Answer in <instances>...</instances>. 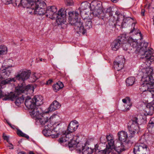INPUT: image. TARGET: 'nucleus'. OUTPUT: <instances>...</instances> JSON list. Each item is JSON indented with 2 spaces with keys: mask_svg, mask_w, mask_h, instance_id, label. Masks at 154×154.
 <instances>
[{
  "mask_svg": "<svg viewBox=\"0 0 154 154\" xmlns=\"http://www.w3.org/2000/svg\"><path fill=\"white\" fill-rule=\"evenodd\" d=\"M15 81V78H8L2 81L1 82V84H0V86H1V85H5L8 83H10L11 82H14Z\"/></svg>",
  "mask_w": 154,
  "mask_h": 154,
  "instance_id": "c85d7f7f",
  "label": "nucleus"
},
{
  "mask_svg": "<svg viewBox=\"0 0 154 154\" xmlns=\"http://www.w3.org/2000/svg\"><path fill=\"white\" fill-rule=\"evenodd\" d=\"M106 138L104 136L101 137L100 139L101 143H105L106 142Z\"/></svg>",
  "mask_w": 154,
  "mask_h": 154,
  "instance_id": "a18cd8bd",
  "label": "nucleus"
},
{
  "mask_svg": "<svg viewBox=\"0 0 154 154\" xmlns=\"http://www.w3.org/2000/svg\"><path fill=\"white\" fill-rule=\"evenodd\" d=\"M148 135L144 134L142 136L139 140V143L135 144L133 149L134 154H148L149 149L146 145L144 143L148 139Z\"/></svg>",
  "mask_w": 154,
  "mask_h": 154,
  "instance_id": "39448f33",
  "label": "nucleus"
},
{
  "mask_svg": "<svg viewBox=\"0 0 154 154\" xmlns=\"http://www.w3.org/2000/svg\"><path fill=\"white\" fill-rule=\"evenodd\" d=\"M18 154H25V152H20Z\"/></svg>",
  "mask_w": 154,
  "mask_h": 154,
  "instance_id": "680f3d73",
  "label": "nucleus"
},
{
  "mask_svg": "<svg viewBox=\"0 0 154 154\" xmlns=\"http://www.w3.org/2000/svg\"><path fill=\"white\" fill-rule=\"evenodd\" d=\"M57 11L56 6H49L47 8L46 11H45L44 14L42 15L45 14L46 16L47 17L52 19L56 18V22L58 24L64 23L66 21L67 10L65 9H61L58 12H57Z\"/></svg>",
  "mask_w": 154,
  "mask_h": 154,
  "instance_id": "7ed1b4c3",
  "label": "nucleus"
},
{
  "mask_svg": "<svg viewBox=\"0 0 154 154\" xmlns=\"http://www.w3.org/2000/svg\"><path fill=\"white\" fill-rule=\"evenodd\" d=\"M135 78L133 77H131L127 78L126 80V85L128 86H131L135 82Z\"/></svg>",
  "mask_w": 154,
  "mask_h": 154,
  "instance_id": "cd10ccee",
  "label": "nucleus"
},
{
  "mask_svg": "<svg viewBox=\"0 0 154 154\" xmlns=\"http://www.w3.org/2000/svg\"><path fill=\"white\" fill-rule=\"evenodd\" d=\"M146 111L147 115L151 116L154 113V107L150 104L146 106Z\"/></svg>",
  "mask_w": 154,
  "mask_h": 154,
  "instance_id": "393cba45",
  "label": "nucleus"
},
{
  "mask_svg": "<svg viewBox=\"0 0 154 154\" xmlns=\"http://www.w3.org/2000/svg\"><path fill=\"white\" fill-rule=\"evenodd\" d=\"M117 135L118 140L120 142V144L125 142L128 137L127 132L124 131H119L117 134Z\"/></svg>",
  "mask_w": 154,
  "mask_h": 154,
  "instance_id": "a211bd4d",
  "label": "nucleus"
},
{
  "mask_svg": "<svg viewBox=\"0 0 154 154\" xmlns=\"http://www.w3.org/2000/svg\"><path fill=\"white\" fill-rule=\"evenodd\" d=\"M82 24L81 27L82 28L83 31L85 32L84 33L76 32L79 35H84L86 33L87 29H89L92 27V22L91 19H85L84 20H82Z\"/></svg>",
  "mask_w": 154,
  "mask_h": 154,
  "instance_id": "ddd939ff",
  "label": "nucleus"
},
{
  "mask_svg": "<svg viewBox=\"0 0 154 154\" xmlns=\"http://www.w3.org/2000/svg\"><path fill=\"white\" fill-rule=\"evenodd\" d=\"M52 82V80L50 79L47 82L46 84L47 85H49L51 84Z\"/></svg>",
  "mask_w": 154,
  "mask_h": 154,
  "instance_id": "5fc2aeb1",
  "label": "nucleus"
},
{
  "mask_svg": "<svg viewBox=\"0 0 154 154\" xmlns=\"http://www.w3.org/2000/svg\"><path fill=\"white\" fill-rule=\"evenodd\" d=\"M119 0H111L112 2L114 3H117Z\"/></svg>",
  "mask_w": 154,
  "mask_h": 154,
  "instance_id": "6e6d98bb",
  "label": "nucleus"
},
{
  "mask_svg": "<svg viewBox=\"0 0 154 154\" xmlns=\"http://www.w3.org/2000/svg\"><path fill=\"white\" fill-rule=\"evenodd\" d=\"M65 2L66 5L68 6L72 5L74 4L73 0H66Z\"/></svg>",
  "mask_w": 154,
  "mask_h": 154,
  "instance_id": "79ce46f5",
  "label": "nucleus"
},
{
  "mask_svg": "<svg viewBox=\"0 0 154 154\" xmlns=\"http://www.w3.org/2000/svg\"><path fill=\"white\" fill-rule=\"evenodd\" d=\"M114 68L117 71H119L121 70L124 67V64L123 63H114Z\"/></svg>",
  "mask_w": 154,
  "mask_h": 154,
  "instance_id": "c9c22d12",
  "label": "nucleus"
},
{
  "mask_svg": "<svg viewBox=\"0 0 154 154\" xmlns=\"http://www.w3.org/2000/svg\"><path fill=\"white\" fill-rule=\"evenodd\" d=\"M98 145L97 144H96L95 145V149L96 150H97L98 149Z\"/></svg>",
  "mask_w": 154,
  "mask_h": 154,
  "instance_id": "4d7b16f0",
  "label": "nucleus"
},
{
  "mask_svg": "<svg viewBox=\"0 0 154 154\" xmlns=\"http://www.w3.org/2000/svg\"><path fill=\"white\" fill-rule=\"evenodd\" d=\"M85 3H82L81 5V8L82 9H83V7Z\"/></svg>",
  "mask_w": 154,
  "mask_h": 154,
  "instance_id": "052dcab7",
  "label": "nucleus"
},
{
  "mask_svg": "<svg viewBox=\"0 0 154 154\" xmlns=\"http://www.w3.org/2000/svg\"><path fill=\"white\" fill-rule=\"evenodd\" d=\"M115 14L117 16V22L119 21L121 18H123L124 16L120 13L119 11H116Z\"/></svg>",
  "mask_w": 154,
  "mask_h": 154,
  "instance_id": "a19ab883",
  "label": "nucleus"
},
{
  "mask_svg": "<svg viewBox=\"0 0 154 154\" xmlns=\"http://www.w3.org/2000/svg\"><path fill=\"white\" fill-rule=\"evenodd\" d=\"M153 2L152 1L151 4H149V5H148V8L149 9L151 7V8H152L153 9L154 8V7H152L153 5H152L153 4Z\"/></svg>",
  "mask_w": 154,
  "mask_h": 154,
  "instance_id": "8fccbe9b",
  "label": "nucleus"
},
{
  "mask_svg": "<svg viewBox=\"0 0 154 154\" xmlns=\"http://www.w3.org/2000/svg\"><path fill=\"white\" fill-rule=\"evenodd\" d=\"M6 0L7 1V2L8 3V2H10H10H11V1H10V0Z\"/></svg>",
  "mask_w": 154,
  "mask_h": 154,
  "instance_id": "69168bd1",
  "label": "nucleus"
},
{
  "mask_svg": "<svg viewBox=\"0 0 154 154\" xmlns=\"http://www.w3.org/2000/svg\"><path fill=\"white\" fill-rule=\"evenodd\" d=\"M17 134L19 136L24 137L28 139L29 138V136L26 134L23 133L21 131L18 129L17 131Z\"/></svg>",
  "mask_w": 154,
  "mask_h": 154,
  "instance_id": "e433bc0d",
  "label": "nucleus"
},
{
  "mask_svg": "<svg viewBox=\"0 0 154 154\" xmlns=\"http://www.w3.org/2000/svg\"><path fill=\"white\" fill-rule=\"evenodd\" d=\"M122 47L123 49L125 51H127L129 53H131V51L132 50V49L130 48L129 43L126 44L123 43L122 44Z\"/></svg>",
  "mask_w": 154,
  "mask_h": 154,
  "instance_id": "c756f323",
  "label": "nucleus"
},
{
  "mask_svg": "<svg viewBox=\"0 0 154 154\" xmlns=\"http://www.w3.org/2000/svg\"><path fill=\"white\" fill-rule=\"evenodd\" d=\"M93 152L92 150L89 147H83L82 146V152L83 154H91Z\"/></svg>",
  "mask_w": 154,
  "mask_h": 154,
  "instance_id": "2f4dec72",
  "label": "nucleus"
},
{
  "mask_svg": "<svg viewBox=\"0 0 154 154\" xmlns=\"http://www.w3.org/2000/svg\"><path fill=\"white\" fill-rule=\"evenodd\" d=\"M139 34L140 35V37H141V35H142V34H141V32H140L139 33Z\"/></svg>",
  "mask_w": 154,
  "mask_h": 154,
  "instance_id": "338daca9",
  "label": "nucleus"
},
{
  "mask_svg": "<svg viewBox=\"0 0 154 154\" xmlns=\"http://www.w3.org/2000/svg\"><path fill=\"white\" fill-rule=\"evenodd\" d=\"M143 51L144 53L142 55L141 57L144 59L152 55L153 53V50L151 48H148V49L145 50Z\"/></svg>",
  "mask_w": 154,
  "mask_h": 154,
  "instance_id": "4be33fe9",
  "label": "nucleus"
},
{
  "mask_svg": "<svg viewBox=\"0 0 154 154\" xmlns=\"http://www.w3.org/2000/svg\"><path fill=\"white\" fill-rule=\"evenodd\" d=\"M143 81L144 83L140 87V91L143 92L147 91L150 93L152 95V97L154 98V85H151L147 81H145V79Z\"/></svg>",
  "mask_w": 154,
  "mask_h": 154,
  "instance_id": "1a4fd4ad",
  "label": "nucleus"
},
{
  "mask_svg": "<svg viewBox=\"0 0 154 154\" xmlns=\"http://www.w3.org/2000/svg\"><path fill=\"white\" fill-rule=\"evenodd\" d=\"M61 126L60 125V124H58L56 127L53 128L52 130V132L53 131L55 132L57 134H59L60 132V130L61 128Z\"/></svg>",
  "mask_w": 154,
  "mask_h": 154,
  "instance_id": "58836bf2",
  "label": "nucleus"
},
{
  "mask_svg": "<svg viewBox=\"0 0 154 154\" xmlns=\"http://www.w3.org/2000/svg\"><path fill=\"white\" fill-rule=\"evenodd\" d=\"M74 122L76 125H78V122L76 120H74V121H73L72 122Z\"/></svg>",
  "mask_w": 154,
  "mask_h": 154,
  "instance_id": "13d9d810",
  "label": "nucleus"
},
{
  "mask_svg": "<svg viewBox=\"0 0 154 154\" xmlns=\"http://www.w3.org/2000/svg\"><path fill=\"white\" fill-rule=\"evenodd\" d=\"M79 125H77L74 122H70L68 126L67 131L69 133H72L77 128Z\"/></svg>",
  "mask_w": 154,
  "mask_h": 154,
  "instance_id": "5701e85b",
  "label": "nucleus"
},
{
  "mask_svg": "<svg viewBox=\"0 0 154 154\" xmlns=\"http://www.w3.org/2000/svg\"><path fill=\"white\" fill-rule=\"evenodd\" d=\"M133 143V141L130 140L126 139L125 142L119 145L116 144V147L115 148V151L119 154L125 150V148H127L131 146Z\"/></svg>",
  "mask_w": 154,
  "mask_h": 154,
  "instance_id": "9b49d317",
  "label": "nucleus"
},
{
  "mask_svg": "<svg viewBox=\"0 0 154 154\" xmlns=\"http://www.w3.org/2000/svg\"><path fill=\"white\" fill-rule=\"evenodd\" d=\"M106 138L108 142V146L106 145V147L103 151V153L104 152L106 154H109L112 150V149H114L115 151V148L116 147V145H118L117 143L115 144L114 138L113 135L111 134H109V135H107L106 137Z\"/></svg>",
  "mask_w": 154,
  "mask_h": 154,
  "instance_id": "6e6552de",
  "label": "nucleus"
},
{
  "mask_svg": "<svg viewBox=\"0 0 154 154\" xmlns=\"http://www.w3.org/2000/svg\"><path fill=\"white\" fill-rule=\"evenodd\" d=\"M48 130H43L42 131V133L45 136H49L48 133Z\"/></svg>",
  "mask_w": 154,
  "mask_h": 154,
  "instance_id": "49530a36",
  "label": "nucleus"
},
{
  "mask_svg": "<svg viewBox=\"0 0 154 154\" xmlns=\"http://www.w3.org/2000/svg\"><path fill=\"white\" fill-rule=\"evenodd\" d=\"M135 30V28L134 27H133V29L130 32V33H131L133 32Z\"/></svg>",
  "mask_w": 154,
  "mask_h": 154,
  "instance_id": "bf43d9fd",
  "label": "nucleus"
},
{
  "mask_svg": "<svg viewBox=\"0 0 154 154\" xmlns=\"http://www.w3.org/2000/svg\"><path fill=\"white\" fill-rule=\"evenodd\" d=\"M145 10L144 9H142L141 11V15L142 16H144Z\"/></svg>",
  "mask_w": 154,
  "mask_h": 154,
  "instance_id": "864d4df0",
  "label": "nucleus"
},
{
  "mask_svg": "<svg viewBox=\"0 0 154 154\" xmlns=\"http://www.w3.org/2000/svg\"><path fill=\"white\" fill-rule=\"evenodd\" d=\"M69 131H67L63 132V134L62 135V137L58 140V141L61 144L68 141L70 139L72 138V136Z\"/></svg>",
  "mask_w": 154,
  "mask_h": 154,
  "instance_id": "dca6fc26",
  "label": "nucleus"
},
{
  "mask_svg": "<svg viewBox=\"0 0 154 154\" xmlns=\"http://www.w3.org/2000/svg\"><path fill=\"white\" fill-rule=\"evenodd\" d=\"M125 39L126 38L124 36H121L117 38L115 40L111 45L112 50L115 51L118 50L120 48L121 44L124 42Z\"/></svg>",
  "mask_w": 154,
  "mask_h": 154,
  "instance_id": "f8f14e48",
  "label": "nucleus"
},
{
  "mask_svg": "<svg viewBox=\"0 0 154 154\" xmlns=\"http://www.w3.org/2000/svg\"><path fill=\"white\" fill-rule=\"evenodd\" d=\"M130 48H132L133 49L134 48H137L138 46V43L137 40L136 39H134L132 38H130L128 41Z\"/></svg>",
  "mask_w": 154,
  "mask_h": 154,
  "instance_id": "b1692460",
  "label": "nucleus"
},
{
  "mask_svg": "<svg viewBox=\"0 0 154 154\" xmlns=\"http://www.w3.org/2000/svg\"><path fill=\"white\" fill-rule=\"evenodd\" d=\"M34 91L33 86L32 85H25L24 83H22L19 85L15 88V91L14 93L11 92L10 93L6 95V97L3 98L4 100H13L16 99L15 103L16 105L19 106L23 102L24 98V95L22 94L20 96L21 94L23 93L27 94V92H33Z\"/></svg>",
  "mask_w": 154,
  "mask_h": 154,
  "instance_id": "f257e3e1",
  "label": "nucleus"
},
{
  "mask_svg": "<svg viewBox=\"0 0 154 154\" xmlns=\"http://www.w3.org/2000/svg\"><path fill=\"white\" fill-rule=\"evenodd\" d=\"M7 52V48L5 45H0V55L6 54Z\"/></svg>",
  "mask_w": 154,
  "mask_h": 154,
  "instance_id": "473e14b6",
  "label": "nucleus"
},
{
  "mask_svg": "<svg viewBox=\"0 0 154 154\" xmlns=\"http://www.w3.org/2000/svg\"><path fill=\"white\" fill-rule=\"evenodd\" d=\"M122 101L123 103H127L128 104L126 106L125 105H124V106L126 108L124 109L122 108H121V110L123 112H126L130 110V108L132 106V103L131 102V100L129 97H127L125 99L122 100Z\"/></svg>",
  "mask_w": 154,
  "mask_h": 154,
  "instance_id": "f3484780",
  "label": "nucleus"
},
{
  "mask_svg": "<svg viewBox=\"0 0 154 154\" xmlns=\"http://www.w3.org/2000/svg\"><path fill=\"white\" fill-rule=\"evenodd\" d=\"M7 123L8 124V125L12 128L14 129V128H15V126L14 125H12L8 121H7Z\"/></svg>",
  "mask_w": 154,
  "mask_h": 154,
  "instance_id": "3c124183",
  "label": "nucleus"
},
{
  "mask_svg": "<svg viewBox=\"0 0 154 154\" xmlns=\"http://www.w3.org/2000/svg\"><path fill=\"white\" fill-rule=\"evenodd\" d=\"M148 46V43L146 42H144L143 45L141 47H140L139 50V52H141V51H143L145 50L148 49L147 48Z\"/></svg>",
  "mask_w": 154,
  "mask_h": 154,
  "instance_id": "ea45409f",
  "label": "nucleus"
},
{
  "mask_svg": "<svg viewBox=\"0 0 154 154\" xmlns=\"http://www.w3.org/2000/svg\"><path fill=\"white\" fill-rule=\"evenodd\" d=\"M125 62V60L124 58L118 57L116 58V60L114 62V63H123L124 64Z\"/></svg>",
  "mask_w": 154,
  "mask_h": 154,
  "instance_id": "4c0bfd02",
  "label": "nucleus"
},
{
  "mask_svg": "<svg viewBox=\"0 0 154 154\" xmlns=\"http://www.w3.org/2000/svg\"><path fill=\"white\" fill-rule=\"evenodd\" d=\"M60 107V105L59 102L56 100H54L48 108L49 111H54L56 110L59 109Z\"/></svg>",
  "mask_w": 154,
  "mask_h": 154,
  "instance_id": "412c9836",
  "label": "nucleus"
},
{
  "mask_svg": "<svg viewBox=\"0 0 154 154\" xmlns=\"http://www.w3.org/2000/svg\"><path fill=\"white\" fill-rule=\"evenodd\" d=\"M43 3H44V5H43L42 7L40 6H35L34 8L29 7L27 12L30 14H35L41 16L44 14L45 12L44 8L46 6V4L43 1Z\"/></svg>",
  "mask_w": 154,
  "mask_h": 154,
  "instance_id": "9d476101",
  "label": "nucleus"
},
{
  "mask_svg": "<svg viewBox=\"0 0 154 154\" xmlns=\"http://www.w3.org/2000/svg\"><path fill=\"white\" fill-rule=\"evenodd\" d=\"M11 1L10 3H8L7 1L5 0L4 1V2L6 4H12L14 6H17L18 7H20V5L21 2V0H10Z\"/></svg>",
  "mask_w": 154,
  "mask_h": 154,
  "instance_id": "bb28decb",
  "label": "nucleus"
},
{
  "mask_svg": "<svg viewBox=\"0 0 154 154\" xmlns=\"http://www.w3.org/2000/svg\"><path fill=\"white\" fill-rule=\"evenodd\" d=\"M148 126L150 128L151 131L154 133V117L151 119L148 125Z\"/></svg>",
  "mask_w": 154,
  "mask_h": 154,
  "instance_id": "7c9ffc66",
  "label": "nucleus"
},
{
  "mask_svg": "<svg viewBox=\"0 0 154 154\" xmlns=\"http://www.w3.org/2000/svg\"><path fill=\"white\" fill-rule=\"evenodd\" d=\"M3 137L4 140H6L8 143L9 142L8 137L7 136L5 135V134L4 133L3 134Z\"/></svg>",
  "mask_w": 154,
  "mask_h": 154,
  "instance_id": "de8ad7c7",
  "label": "nucleus"
},
{
  "mask_svg": "<svg viewBox=\"0 0 154 154\" xmlns=\"http://www.w3.org/2000/svg\"><path fill=\"white\" fill-rule=\"evenodd\" d=\"M30 74L29 71H23L17 74L15 78L19 81L24 82L29 78Z\"/></svg>",
  "mask_w": 154,
  "mask_h": 154,
  "instance_id": "4468645a",
  "label": "nucleus"
},
{
  "mask_svg": "<svg viewBox=\"0 0 154 154\" xmlns=\"http://www.w3.org/2000/svg\"><path fill=\"white\" fill-rule=\"evenodd\" d=\"M77 137L75 136L71 139L70 142L68 143V146L69 148L78 147V144L79 143V140H77Z\"/></svg>",
  "mask_w": 154,
  "mask_h": 154,
  "instance_id": "aec40b11",
  "label": "nucleus"
},
{
  "mask_svg": "<svg viewBox=\"0 0 154 154\" xmlns=\"http://www.w3.org/2000/svg\"><path fill=\"white\" fill-rule=\"evenodd\" d=\"M21 3L20 6H22L24 8H26L30 7L34 8L35 6H40L42 7L43 5H44L42 0H37L35 2L31 0H21Z\"/></svg>",
  "mask_w": 154,
  "mask_h": 154,
  "instance_id": "0eeeda50",
  "label": "nucleus"
},
{
  "mask_svg": "<svg viewBox=\"0 0 154 154\" xmlns=\"http://www.w3.org/2000/svg\"><path fill=\"white\" fill-rule=\"evenodd\" d=\"M9 145L7 146V147H9V149H14V146L12 143H9V142L8 143Z\"/></svg>",
  "mask_w": 154,
  "mask_h": 154,
  "instance_id": "09e8293b",
  "label": "nucleus"
},
{
  "mask_svg": "<svg viewBox=\"0 0 154 154\" xmlns=\"http://www.w3.org/2000/svg\"><path fill=\"white\" fill-rule=\"evenodd\" d=\"M152 19L153 20V24L154 25V16L153 17V18H152Z\"/></svg>",
  "mask_w": 154,
  "mask_h": 154,
  "instance_id": "0e129e2a",
  "label": "nucleus"
},
{
  "mask_svg": "<svg viewBox=\"0 0 154 154\" xmlns=\"http://www.w3.org/2000/svg\"><path fill=\"white\" fill-rule=\"evenodd\" d=\"M59 134L57 133L56 134H53L51 135V137L52 138H54L56 137H57L58 136V135Z\"/></svg>",
  "mask_w": 154,
  "mask_h": 154,
  "instance_id": "603ef678",
  "label": "nucleus"
},
{
  "mask_svg": "<svg viewBox=\"0 0 154 154\" xmlns=\"http://www.w3.org/2000/svg\"><path fill=\"white\" fill-rule=\"evenodd\" d=\"M122 20H123V22H122L120 25H119L118 23V21H117L116 23V25H118L119 26H120V28H123V26L124 25V23H125L126 22V21L128 20H130L131 18L130 17H128L125 18H124V17L123 18H121Z\"/></svg>",
  "mask_w": 154,
  "mask_h": 154,
  "instance_id": "72a5a7b5",
  "label": "nucleus"
},
{
  "mask_svg": "<svg viewBox=\"0 0 154 154\" xmlns=\"http://www.w3.org/2000/svg\"><path fill=\"white\" fill-rule=\"evenodd\" d=\"M145 59L146 60L145 63H147L149 65L152 62L154 61V56L152 55Z\"/></svg>",
  "mask_w": 154,
  "mask_h": 154,
  "instance_id": "f704fd0d",
  "label": "nucleus"
},
{
  "mask_svg": "<svg viewBox=\"0 0 154 154\" xmlns=\"http://www.w3.org/2000/svg\"><path fill=\"white\" fill-rule=\"evenodd\" d=\"M12 66H6L4 69L0 70V78L5 79L8 76L12 70Z\"/></svg>",
  "mask_w": 154,
  "mask_h": 154,
  "instance_id": "2eb2a0df",
  "label": "nucleus"
},
{
  "mask_svg": "<svg viewBox=\"0 0 154 154\" xmlns=\"http://www.w3.org/2000/svg\"><path fill=\"white\" fill-rule=\"evenodd\" d=\"M36 119L38 120L41 124L42 125H45L48 122V119L46 115L42 112V114H41L38 116Z\"/></svg>",
  "mask_w": 154,
  "mask_h": 154,
  "instance_id": "6ab92c4d",
  "label": "nucleus"
},
{
  "mask_svg": "<svg viewBox=\"0 0 154 154\" xmlns=\"http://www.w3.org/2000/svg\"><path fill=\"white\" fill-rule=\"evenodd\" d=\"M40 60L41 61H42V58H41V59H40Z\"/></svg>",
  "mask_w": 154,
  "mask_h": 154,
  "instance_id": "774afa93",
  "label": "nucleus"
},
{
  "mask_svg": "<svg viewBox=\"0 0 154 154\" xmlns=\"http://www.w3.org/2000/svg\"><path fill=\"white\" fill-rule=\"evenodd\" d=\"M63 87V84L60 81H58L56 84L53 85L52 86L53 90L56 92L61 89Z\"/></svg>",
  "mask_w": 154,
  "mask_h": 154,
  "instance_id": "a878e982",
  "label": "nucleus"
},
{
  "mask_svg": "<svg viewBox=\"0 0 154 154\" xmlns=\"http://www.w3.org/2000/svg\"><path fill=\"white\" fill-rule=\"evenodd\" d=\"M43 98L41 95L35 96L32 99L27 97L25 99V105L29 109L30 115L32 117L36 118L42 113L41 109L38 106L43 104Z\"/></svg>",
  "mask_w": 154,
  "mask_h": 154,
  "instance_id": "f03ea898",
  "label": "nucleus"
},
{
  "mask_svg": "<svg viewBox=\"0 0 154 154\" xmlns=\"http://www.w3.org/2000/svg\"><path fill=\"white\" fill-rule=\"evenodd\" d=\"M83 12L81 10V8L76 10L75 11H69V22L71 25L74 26V28L76 29V32L84 33L85 31H83L82 28L81 27L82 24V22L80 18H79L80 15H81Z\"/></svg>",
  "mask_w": 154,
  "mask_h": 154,
  "instance_id": "20e7f679",
  "label": "nucleus"
},
{
  "mask_svg": "<svg viewBox=\"0 0 154 154\" xmlns=\"http://www.w3.org/2000/svg\"><path fill=\"white\" fill-rule=\"evenodd\" d=\"M29 153V154H34V153H33V152L32 151L30 152Z\"/></svg>",
  "mask_w": 154,
  "mask_h": 154,
  "instance_id": "e2e57ef3",
  "label": "nucleus"
},
{
  "mask_svg": "<svg viewBox=\"0 0 154 154\" xmlns=\"http://www.w3.org/2000/svg\"><path fill=\"white\" fill-rule=\"evenodd\" d=\"M138 125V119L137 117H133L129 121L128 123V128L130 137H133L136 133H138L139 129Z\"/></svg>",
  "mask_w": 154,
  "mask_h": 154,
  "instance_id": "423d86ee",
  "label": "nucleus"
},
{
  "mask_svg": "<svg viewBox=\"0 0 154 154\" xmlns=\"http://www.w3.org/2000/svg\"><path fill=\"white\" fill-rule=\"evenodd\" d=\"M33 79L32 80H31V82H35L38 79L39 77H37L36 75H34L32 76V77L31 78V79Z\"/></svg>",
  "mask_w": 154,
  "mask_h": 154,
  "instance_id": "c03bdc74",
  "label": "nucleus"
},
{
  "mask_svg": "<svg viewBox=\"0 0 154 154\" xmlns=\"http://www.w3.org/2000/svg\"><path fill=\"white\" fill-rule=\"evenodd\" d=\"M47 124L46 125H45V129H47L48 131L49 130H51V124L50 123V124H48L49 123V122L47 123Z\"/></svg>",
  "mask_w": 154,
  "mask_h": 154,
  "instance_id": "37998d69",
  "label": "nucleus"
}]
</instances>
